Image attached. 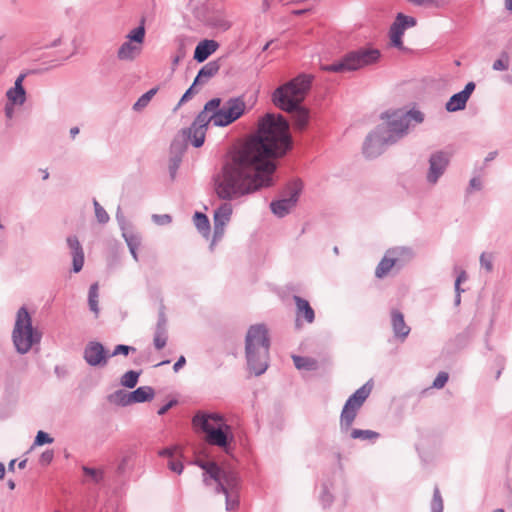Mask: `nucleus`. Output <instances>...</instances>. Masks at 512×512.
<instances>
[{
	"label": "nucleus",
	"instance_id": "nucleus-47",
	"mask_svg": "<svg viewBox=\"0 0 512 512\" xmlns=\"http://www.w3.org/2000/svg\"><path fill=\"white\" fill-rule=\"evenodd\" d=\"M169 468L178 474H180L183 470V464L175 459H171L168 463Z\"/></svg>",
	"mask_w": 512,
	"mask_h": 512
},
{
	"label": "nucleus",
	"instance_id": "nucleus-13",
	"mask_svg": "<svg viewBox=\"0 0 512 512\" xmlns=\"http://www.w3.org/2000/svg\"><path fill=\"white\" fill-rule=\"evenodd\" d=\"M210 121L207 116V112L202 110L191 127L188 129L182 130L183 135L191 141L192 145L196 148L201 147L204 144L206 131Z\"/></svg>",
	"mask_w": 512,
	"mask_h": 512
},
{
	"label": "nucleus",
	"instance_id": "nucleus-14",
	"mask_svg": "<svg viewBox=\"0 0 512 512\" xmlns=\"http://www.w3.org/2000/svg\"><path fill=\"white\" fill-rule=\"evenodd\" d=\"M300 191V184L294 183L290 187V195L288 198L273 201L270 204L272 212L279 217H283L288 214L290 210L296 205Z\"/></svg>",
	"mask_w": 512,
	"mask_h": 512
},
{
	"label": "nucleus",
	"instance_id": "nucleus-36",
	"mask_svg": "<svg viewBox=\"0 0 512 512\" xmlns=\"http://www.w3.org/2000/svg\"><path fill=\"white\" fill-rule=\"evenodd\" d=\"M52 442H53V438L50 437L47 433H45L43 431H38L33 445L41 446L44 444H51Z\"/></svg>",
	"mask_w": 512,
	"mask_h": 512
},
{
	"label": "nucleus",
	"instance_id": "nucleus-28",
	"mask_svg": "<svg viewBox=\"0 0 512 512\" xmlns=\"http://www.w3.org/2000/svg\"><path fill=\"white\" fill-rule=\"evenodd\" d=\"M293 361L297 369L299 370H315L317 369V361L310 357L293 356Z\"/></svg>",
	"mask_w": 512,
	"mask_h": 512
},
{
	"label": "nucleus",
	"instance_id": "nucleus-10",
	"mask_svg": "<svg viewBox=\"0 0 512 512\" xmlns=\"http://www.w3.org/2000/svg\"><path fill=\"white\" fill-rule=\"evenodd\" d=\"M372 386L368 383L357 389L346 401L342 413L341 424L349 428L357 416L358 410L361 408L365 400L369 397Z\"/></svg>",
	"mask_w": 512,
	"mask_h": 512
},
{
	"label": "nucleus",
	"instance_id": "nucleus-59",
	"mask_svg": "<svg viewBox=\"0 0 512 512\" xmlns=\"http://www.w3.org/2000/svg\"><path fill=\"white\" fill-rule=\"evenodd\" d=\"M15 463H16V460H15V459L10 461V463H9V465H8V469H9V471H12V472L14 471V469H15Z\"/></svg>",
	"mask_w": 512,
	"mask_h": 512
},
{
	"label": "nucleus",
	"instance_id": "nucleus-41",
	"mask_svg": "<svg viewBox=\"0 0 512 512\" xmlns=\"http://www.w3.org/2000/svg\"><path fill=\"white\" fill-rule=\"evenodd\" d=\"M212 25L216 28H219L223 31H226L230 28L231 23L225 18H213Z\"/></svg>",
	"mask_w": 512,
	"mask_h": 512
},
{
	"label": "nucleus",
	"instance_id": "nucleus-18",
	"mask_svg": "<svg viewBox=\"0 0 512 512\" xmlns=\"http://www.w3.org/2000/svg\"><path fill=\"white\" fill-rule=\"evenodd\" d=\"M25 73L20 74L15 80L14 86L6 92V97L11 105H23L26 101V91L23 87Z\"/></svg>",
	"mask_w": 512,
	"mask_h": 512
},
{
	"label": "nucleus",
	"instance_id": "nucleus-44",
	"mask_svg": "<svg viewBox=\"0 0 512 512\" xmlns=\"http://www.w3.org/2000/svg\"><path fill=\"white\" fill-rule=\"evenodd\" d=\"M83 471L85 475L91 477L95 482H98L102 478L101 471L97 469L84 467Z\"/></svg>",
	"mask_w": 512,
	"mask_h": 512
},
{
	"label": "nucleus",
	"instance_id": "nucleus-12",
	"mask_svg": "<svg viewBox=\"0 0 512 512\" xmlns=\"http://www.w3.org/2000/svg\"><path fill=\"white\" fill-rule=\"evenodd\" d=\"M417 21L411 16L398 13L395 21L392 23L389 29L390 44L400 50L404 49L402 37L408 28L414 27Z\"/></svg>",
	"mask_w": 512,
	"mask_h": 512
},
{
	"label": "nucleus",
	"instance_id": "nucleus-49",
	"mask_svg": "<svg viewBox=\"0 0 512 512\" xmlns=\"http://www.w3.org/2000/svg\"><path fill=\"white\" fill-rule=\"evenodd\" d=\"M466 278H467L466 277V273L465 272H461L459 274V276L457 277V279H456L455 289H456L458 295L460 294V284H461V282L465 281ZM459 301H460V298L458 297L457 302L459 303Z\"/></svg>",
	"mask_w": 512,
	"mask_h": 512
},
{
	"label": "nucleus",
	"instance_id": "nucleus-7",
	"mask_svg": "<svg viewBox=\"0 0 512 512\" xmlns=\"http://www.w3.org/2000/svg\"><path fill=\"white\" fill-rule=\"evenodd\" d=\"M193 424L205 432V439L209 444L219 447L227 445L231 429L221 415L198 413L193 418Z\"/></svg>",
	"mask_w": 512,
	"mask_h": 512
},
{
	"label": "nucleus",
	"instance_id": "nucleus-26",
	"mask_svg": "<svg viewBox=\"0 0 512 512\" xmlns=\"http://www.w3.org/2000/svg\"><path fill=\"white\" fill-rule=\"evenodd\" d=\"M154 391L151 387L142 386L129 393L126 403H140L152 399Z\"/></svg>",
	"mask_w": 512,
	"mask_h": 512
},
{
	"label": "nucleus",
	"instance_id": "nucleus-55",
	"mask_svg": "<svg viewBox=\"0 0 512 512\" xmlns=\"http://www.w3.org/2000/svg\"><path fill=\"white\" fill-rule=\"evenodd\" d=\"M13 106H14V105H11V104L8 102V104H7V105H6V107H5V113H6V116H7L8 118H11V117H12V115H13Z\"/></svg>",
	"mask_w": 512,
	"mask_h": 512
},
{
	"label": "nucleus",
	"instance_id": "nucleus-52",
	"mask_svg": "<svg viewBox=\"0 0 512 512\" xmlns=\"http://www.w3.org/2000/svg\"><path fill=\"white\" fill-rule=\"evenodd\" d=\"M186 363V359L184 356H180L178 361L174 364L173 369L175 372H178Z\"/></svg>",
	"mask_w": 512,
	"mask_h": 512
},
{
	"label": "nucleus",
	"instance_id": "nucleus-63",
	"mask_svg": "<svg viewBox=\"0 0 512 512\" xmlns=\"http://www.w3.org/2000/svg\"><path fill=\"white\" fill-rule=\"evenodd\" d=\"M8 487L13 490L15 488V483L12 480L8 481Z\"/></svg>",
	"mask_w": 512,
	"mask_h": 512
},
{
	"label": "nucleus",
	"instance_id": "nucleus-2",
	"mask_svg": "<svg viewBox=\"0 0 512 512\" xmlns=\"http://www.w3.org/2000/svg\"><path fill=\"white\" fill-rule=\"evenodd\" d=\"M381 119L383 123L367 137L365 142L364 151L369 157L378 152L377 147L393 143L401 138L409 125V115L401 109L387 111L382 114Z\"/></svg>",
	"mask_w": 512,
	"mask_h": 512
},
{
	"label": "nucleus",
	"instance_id": "nucleus-54",
	"mask_svg": "<svg viewBox=\"0 0 512 512\" xmlns=\"http://www.w3.org/2000/svg\"><path fill=\"white\" fill-rule=\"evenodd\" d=\"M192 89H193V86H192V87H190V88H189V89L184 93V95L182 96V98H181V100H180V102H179L178 106H179V105H181L183 102H185V101L190 97L191 92H192Z\"/></svg>",
	"mask_w": 512,
	"mask_h": 512
},
{
	"label": "nucleus",
	"instance_id": "nucleus-31",
	"mask_svg": "<svg viewBox=\"0 0 512 512\" xmlns=\"http://www.w3.org/2000/svg\"><path fill=\"white\" fill-rule=\"evenodd\" d=\"M379 434L372 430H361L354 429L351 432V437L354 439H362V440H374L378 438Z\"/></svg>",
	"mask_w": 512,
	"mask_h": 512
},
{
	"label": "nucleus",
	"instance_id": "nucleus-15",
	"mask_svg": "<svg viewBox=\"0 0 512 512\" xmlns=\"http://www.w3.org/2000/svg\"><path fill=\"white\" fill-rule=\"evenodd\" d=\"M109 354L99 342H90L84 351V359L91 366L106 365Z\"/></svg>",
	"mask_w": 512,
	"mask_h": 512
},
{
	"label": "nucleus",
	"instance_id": "nucleus-8",
	"mask_svg": "<svg viewBox=\"0 0 512 512\" xmlns=\"http://www.w3.org/2000/svg\"><path fill=\"white\" fill-rule=\"evenodd\" d=\"M12 338L17 351L21 354L27 353L34 344L40 342L41 334L33 328L31 316L24 307L17 312Z\"/></svg>",
	"mask_w": 512,
	"mask_h": 512
},
{
	"label": "nucleus",
	"instance_id": "nucleus-38",
	"mask_svg": "<svg viewBox=\"0 0 512 512\" xmlns=\"http://www.w3.org/2000/svg\"><path fill=\"white\" fill-rule=\"evenodd\" d=\"M432 510L433 512H442L443 510V502L438 489L434 491L432 500Z\"/></svg>",
	"mask_w": 512,
	"mask_h": 512
},
{
	"label": "nucleus",
	"instance_id": "nucleus-29",
	"mask_svg": "<svg viewBox=\"0 0 512 512\" xmlns=\"http://www.w3.org/2000/svg\"><path fill=\"white\" fill-rule=\"evenodd\" d=\"M153 342L157 350H160L165 347L167 342V333L163 325L159 324L157 326Z\"/></svg>",
	"mask_w": 512,
	"mask_h": 512
},
{
	"label": "nucleus",
	"instance_id": "nucleus-33",
	"mask_svg": "<svg viewBox=\"0 0 512 512\" xmlns=\"http://www.w3.org/2000/svg\"><path fill=\"white\" fill-rule=\"evenodd\" d=\"M194 224L201 232H208L210 225L207 216L203 213L196 212L194 215Z\"/></svg>",
	"mask_w": 512,
	"mask_h": 512
},
{
	"label": "nucleus",
	"instance_id": "nucleus-64",
	"mask_svg": "<svg viewBox=\"0 0 512 512\" xmlns=\"http://www.w3.org/2000/svg\"><path fill=\"white\" fill-rule=\"evenodd\" d=\"M49 177V173L45 170L43 173V179L46 180Z\"/></svg>",
	"mask_w": 512,
	"mask_h": 512
},
{
	"label": "nucleus",
	"instance_id": "nucleus-46",
	"mask_svg": "<svg viewBox=\"0 0 512 512\" xmlns=\"http://www.w3.org/2000/svg\"><path fill=\"white\" fill-rule=\"evenodd\" d=\"M508 68V57L505 55V60L498 59L493 63L494 70H506Z\"/></svg>",
	"mask_w": 512,
	"mask_h": 512
},
{
	"label": "nucleus",
	"instance_id": "nucleus-9",
	"mask_svg": "<svg viewBox=\"0 0 512 512\" xmlns=\"http://www.w3.org/2000/svg\"><path fill=\"white\" fill-rule=\"evenodd\" d=\"M145 40V28L140 25L132 29L126 36L125 41L117 50V58L121 61H133L143 51Z\"/></svg>",
	"mask_w": 512,
	"mask_h": 512
},
{
	"label": "nucleus",
	"instance_id": "nucleus-42",
	"mask_svg": "<svg viewBox=\"0 0 512 512\" xmlns=\"http://www.w3.org/2000/svg\"><path fill=\"white\" fill-rule=\"evenodd\" d=\"M126 241L129 246L131 254L133 255L134 259L137 260L136 250L140 244L138 238L135 236H131L130 238H126Z\"/></svg>",
	"mask_w": 512,
	"mask_h": 512
},
{
	"label": "nucleus",
	"instance_id": "nucleus-50",
	"mask_svg": "<svg viewBox=\"0 0 512 512\" xmlns=\"http://www.w3.org/2000/svg\"><path fill=\"white\" fill-rule=\"evenodd\" d=\"M178 450L179 449L177 447L166 448V449L162 450L159 454L161 456H167V457L173 458L178 453Z\"/></svg>",
	"mask_w": 512,
	"mask_h": 512
},
{
	"label": "nucleus",
	"instance_id": "nucleus-23",
	"mask_svg": "<svg viewBox=\"0 0 512 512\" xmlns=\"http://www.w3.org/2000/svg\"><path fill=\"white\" fill-rule=\"evenodd\" d=\"M67 244L71 249L73 256V269L75 272H79L84 264V253L82 247L75 236L68 237Z\"/></svg>",
	"mask_w": 512,
	"mask_h": 512
},
{
	"label": "nucleus",
	"instance_id": "nucleus-21",
	"mask_svg": "<svg viewBox=\"0 0 512 512\" xmlns=\"http://www.w3.org/2000/svg\"><path fill=\"white\" fill-rule=\"evenodd\" d=\"M391 323L395 336L403 341L410 333V327L405 323L403 314L393 310L391 312Z\"/></svg>",
	"mask_w": 512,
	"mask_h": 512
},
{
	"label": "nucleus",
	"instance_id": "nucleus-30",
	"mask_svg": "<svg viewBox=\"0 0 512 512\" xmlns=\"http://www.w3.org/2000/svg\"><path fill=\"white\" fill-rule=\"evenodd\" d=\"M156 92H157L156 88H153V89L147 91L133 105V109L136 111H140L141 109L146 107L148 105V103L151 101L152 97L156 94Z\"/></svg>",
	"mask_w": 512,
	"mask_h": 512
},
{
	"label": "nucleus",
	"instance_id": "nucleus-61",
	"mask_svg": "<svg viewBox=\"0 0 512 512\" xmlns=\"http://www.w3.org/2000/svg\"><path fill=\"white\" fill-rule=\"evenodd\" d=\"M26 463H27V460H26V459H24V460H22V461H20V462H19L18 467H19L20 469H24V468L26 467Z\"/></svg>",
	"mask_w": 512,
	"mask_h": 512
},
{
	"label": "nucleus",
	"instance_id": "nucleus-51",
	"mask_svg": "<svg viewBox=\"0 0 512 512\" xmlns=\"http://www.w3.org/2000/svg\"><path fill=\"white\" fill-rule=\"evenodd\" d=\"M406 113H407V115H409V120L413 119L418 123L423 121V114L419 111H413V112L410 111V112H406Z\"/></svg>",
	"mask_w": 512,
	"mask_h": 512
},
{
	"label": "nucleus",
	"instance_id": "nucleus-16",
	"mask_svg": "<svg viewBox=\"0 0 512 512\" xmlns=\"http://www.w3.org/2000/svg\"><path fill=\"white\" fill-rule=\"evenodd\" d=\"M474 89V82L467 83L464 90L450 97V99L446 103V110L449 112L463 110L466 107V103L470 98L471 94L473 93Z\"/></svg>",
	"mask_w": 512,
	"mask_h": 512
},
{
	"label": "nucleus",
	"instance_id": "nucleus-58",
	"mask_svg": "<svg viewBox=\"0 0 512 512\" xmlns=\"http://www.w3.org/2000/svg\"><path fill=\"white\" fill-rule=\"evenodd\" d=\"M5 476V466L0 463V480L3 479Z\"/></svg>",
	"mask_w": 512,
	"mask_h": 512
},
{
	"label": "nucleus",
	"instance_id": "nucleus-4",
	"mask_svg": "<svg viewBox=\"0 0 512 512\" xmlns=\"http://www.w3.org/2000/svg\"><path fill=\"white\" fill-rule=\"evenodd\" d=\"M199 465L205 471L204 483L208 486L215 484L216 491L225 494L227 510L236 509L239 503L235 494L238 485L236 473L211 461L200 462Z\"/></svg>",
	"mask_w": 512,
	"mask_h": 512
},
{
	"label": "nucleus",
	"instance_id": "nucleus-3",
	"mask_svg": "<svg viewBox=\"0 0 512 512\" xmlns=\"http://www.w3.org/2000/svg\"><path fill=\"white\" fill-rule=\"evenodd\" d=\"M269 346L267 328L262 324L252 325L246 334L245 352L248 365L256 375L267 369Z\"/></svg>",
	"mask_w": 512,
	"mask_h": 512
},
{
	"label": "nucleus",
	"instance_id": "nucleus-20",
	"mask_svg": "<svg viewBox=\"0 0 512 512\" xmlns=\"http://www.w3.org/2000/svg\"><path fill=\"white\" fill-rule=\"evenodd\" d=\"M296 305L297 322L303 318L307 323H312L315 319V313L309 302L299 296H294Z\"/></svg>",
	"mask_w": 512,
	"mask_h": 512
},
{
	"label": "nucleus",
	"instance_id": "nucleus-62",
	"mask_svg": "<svg viewBox=\"0 0 512 512\" xmlns=\"http://www.w3.org/2000/svg\"><path fill=\"white\" fill-rule=\"evenodd\" d=\"M306 12V10H294L292 14L294 15H302Z\"/></svg>",
	"mask_w": 512,
	"mask_h": 512
},
{
	"label": "nucleus",
	"instance_id": "nucleus-34",
	"mask_svg": "<svg viewBox=\"0 0 512 512\" xmlns=\"http://www.w3.org/2000/svg\"><path fill=\"white\" fill-rule=\"evenodd\" d=\"M139 373L135 371L126 372L121 378V384L128 388H133L136 386L138 381Z\"/></svg>",
	"mask_w": 512,
	"mask_h": 512
},
{
	"label": "nucleus",
	"instance_id": "nucleus-25",
	"mask_svg": "<svg viewBox=\"0 0 512 512\" xmlns=\"http://www.w3.org/2000/svg\"><path fill=\"white\" fill-rule=\"evenodd\" d=\"M219 69H220V65L218 64V62L211 61V62L207 63L198 72V75L196 76V78L194 80L193 86L197 85V84H203L208 79H210L211 77L216 75L218 73Z\"/></svg>",
	"mask_w": 512,
	"mask_h": 512
},
{
	"label": "nucleus",
	"instance_id": "nucleus-11",
	"mask_svg": "<svg viewBox=\"0 0 512 512\" xmlns=\"http://www.w3.org/2000/svg\"><path fill=\"white\" fill-rule=\"evenodd\" d=\"M345 58L348 70L354 71L378 62L380 51L373 48L359 49L348 53Z\"/></svg>",
	"mask_w": 512,
	"mask_h": 512
},
{
	"label": "nucleus",
	"instance_id": "nucleus-57",
	"mask_svg": "<svg viewBox=\"0 0 512 512\" xmlns=\"http://www.w3.org/2000/svg\"><path fill=\"white\" fill-rule=\"evenodd\" d=\"M79 133V128L78 127H73L70 129V134L71 136L74 138L77 134Z\"/></svg>",
	"mask_w": 512,
	"mask_h": 512
},
{
	"label": "nucleus",
	"instance_id": "nucleus-39",
	"mask_svg": "<svg viewBox=\"0 0 512 512\" xmlns=\"http://www.w3.org/2000/svg\"><path fill=\"white\" fill-rule=\"evenodd\" d=\"M448 378H449L448 373H446V372H440V373L437 375V377L435 378V380L433 381V385H432V387H433V388H436V389H441V388H443V387L446 385V383H447V381H448Z\"/></svg>",
	"mask_w": 512,
	"mask_h": 512
},
{
	"label": "nucleus",
	"instance_id": "nucleus-19",
	"mask_svg": "<svg viewBox=\"0 0 512 512\" xmlns=\"http://www.w3.org/2000/svg\"><path fill=\"white\" fill-rule=\"evenodd\" d=\"M232 215V206L223 203L214 213V227L216 234H222L224 226L229 222Z\"/></svg>",
	"mask_w": 512,
	"mask_h": 512
},
{
	"label": "nucleus",
	"instance_id": "nucleus-6",
	"mask_svg": "<svg viewBox=\"0 0 512 512\" xmlns=\"http://www.w3.org/2000/svg\"><path fill=\"white\" fill-rule=\"evenodd\" d=\"M221 100L214 98L204 106L208 119L216 127H226L238 120L246 110V104L241 98H233L220 108Z\"/></svg>",
	"mask_w": 512,
	"mask_h": 512
},
{
	"label": "nucleus",
	"instance_id": "nucleus-45",
	"mask_svg": "<svg viewBox=\"0 0 512 512\" xmlns=\"http://www.w3.org/2000/svg\"><path fill=\"white\" fill-rule=\"evenodd\" d=\"M153 218V221L158 224V225H165V224H169L171 222V216L168 215V214H163V215H153L152 216Z\"/></svg>",
	"mask_w": 512,
	"mask_h": 512
},
{
	"label": "nucleus",
	"instance_id": "nucleus-56",
	"mask_svg": "<svg viewBox=\"0 0 512 512\" xmlns=\"http://www.w3.org/2000/svg\"><path fill=\"white\" fill-rule=\"evenodd\" d=\"M470 186L474 189H479L480 187V180L478 178H473L470 181Z\"/></svg>",
	"mask_w": 512,
	"mask_h": 512
},
{
	"label": "nucleus",
	"instance_id": "nucleus-27",
	"mask_svg": "<svg viewBox=\"0 0 512 512\" xmlns=\"http://www.w3.org/2000/svg\"><path fill=\"white\" fill-rule=\"evenodd\" d=\"M293 114V121L294 126L297 129L303 130L306 125L308 124L309 114L308 110L301 107L300 105L297 106L294 110L291 112Z\"/></svg>",
	"mask_w": 512,
	"mask_h": 512
},
{
	"label": "nucleus",
	"instance_id": "nucleus-24",
	"mask_svg": "<svg viewBox=\"0 0 512 512\" xmlns=\"http://www.w3.org/2000/svg\"><path fill=\"white\" fill-rule=\"evenodd\" d=\"M396 254V250H390L386 253V255L378 264L375 271V275L378 278H383L384 276H386L389 273V271L396 265L398 261V257H396Z\"/></svg>",
	"mask_w": 512,
	"mask_h": 512
},
{
	"label": "nucleus",
	"instance_id": "nucleus-22",
	"mask_svg": "<svg viewBox=\"0 0 512 512\" xmlns=\"http://www.w3.org/2000/svg\"><path fill=\"white\" fill-rule=\"evenodd\" d=\"M219 47L215 40H203L198 43L194 51V59L198 62H204Z\"/></svg>",
	"mask_w": 512,
	"mask_h": 512
},
{
	"label": "nucleus",
	"instance_id": "nucleus-48",
	"mask_svg": "<svg viewBox=\"0 0 512 512\" xmlns=\"http://www.w3.org/2000/svg\"><path fill=\"white\" fill-rule=\"evenodd\" d=\"M52 459H53V451L48 450V451H45L44 453H42V455L40 456V463L47 465L52 461Z\"/></svg>",
	"mask_w": 512,
	"mask_h": 512
},
{
	"label": "nucleus",
	"instance_id": "nucleus-1",
	"mask_svg": "<svg viewBox=\"0 0 512 512\" xmlns=\"http://www.w3.org/2000/svg\"><path fill=\"white\" fill-rule=\"evenodd\" d=\"M289 124L282 115L267 114L259 120L257 132L232 153L216 184L222 199H235L273 184L276 165L291 148Z\"/></svg>",
	"mask_w": 512,
	"mask_h": 512
},
{
	"label": "nucleus",
	"instance_id": "nucleus-5",
	"mask_svg": "<svg viewBox=\"0 0 512 512\" xmlns=\"http://www.w3.org/2000/svg\"><path fill=\"white\" fill-rule=\"evenodd\" d=\"M312 78L307 75H299L284 85L278 87L273 95V103L286 112H292L305 99L310 87Z\"/></svg>",
	"mask_w": 512,
	"mask_h": 512
},
{
	"label": "nucleus",
	"instance_id": "nucleus-17",
	"mask_svg": "<svg viewBox=\"0 0 512 512\" xmlns=\"http://www.w3.org/2000/svg\"><path fill=\"white\" fill-rule=\"evenodd\" d=\"M449 162V158L442 152L433 154L430 157L429 163L430 168L427 175V179L431 183H436L438 178L443 174Z\"/></svg>",
	"mask_w": 512,
	"mask_h": 512
},
{
	"label": "nucleus",
	"instance_id": "nucleus-53",
	"mask_svg": "<svg viewBox=\"0 0 512 512\" xmlns=\"http://www.w3.org/2000/svg\"><path fill=\"white\" fill-rule=\"evenodd\" d=\"M173 405V402H169L158 410L159 415H164Z\"/></svg>",
	"mask_w": 512,
	"mask_h": 512
},
{
	"label": "nucleus",
	"instance_id": "nucleus-40",
	"mask_svg": "<svg viewBox=\"0 0 512 512\" xmlns=\"http://www.w3.org/2000/svg\"><path fill=\"white\" fill-rule=\"evenodd\" d=\"M480 264H481L482 267L485 268V270L487 272L492 271V268H493L492 255L491 254H487V253H483L480 256Z\"/></svg>",
	"mask_w": 512,
	"mask_h": 512
},
{
	"label": "nucleus",
	"instance_id": "nucleus-60",
	"mask_svg": "<svg viewBox=\"0 0 512 512\" xmlns=\"http://www.w3.org/2000/svg\"><path fill=\"white\" fill-rule=\"evenodd\" d=\"M505 7L512 11V0H505Z\"/></svg>",
	"mask_w": 512,
	"mask_h": 512
},
{
	"label": "nucleus",
	"instance_id": "nucleus-35",
	"mask_svg": "<svg viewBox=\"0 0 512 512\" xmlns=\"http://www.w3.org/2000/svg\"><path fill=\"white\" fill-rule=\"evenodd\" d=\"M321 69L327 72H345L349 71L346 65V58L344 57L341 61L330 65H322Z\"/></svg>",
	"mask_w": 512,
	"mask_h": 512
},
{
	"label": "nucleus",
	"instance_id": "nucleus-32",
	"mask_svg": "<svg viewBox=\"0 0 512 512\" xmlns=\"http://www.w3.org/2000/svg\"><path fill=\"white\" fill-rule=\"evenodd\" d=\"M89 306L90 309L95 313L98 314V284L94 283L91 285L89 289Z\"/></svg>",
	"mask_w": 512,
	"mask_h": 512
},
{
	"label": "nucleus",
	"instance_id": "nucleus-37",
	"mask_svg": "<svg viewBox=\"0 0 512 512\" xmlns=\"http://www.w3.org/2000/svg\"><path fill=\"white\" fill-rule=\"evenodd\" d=\"M95 215L100 223H106L109 220V215L97 201H94Z\"/></svg>",
	"mask_w": 512,
	"mask_h": 512
},
{
	"label": "nucleus",
	"instance_id": "nucleus-43",
	"mask_svg": "<svg viewBox=\"0 0 512 512\" xmlns=\"http://www.w3.org/2000/svg\"><path fill=\"white\" fill-rule=\"evenodd\" d=\"M130 351H135L134 347L127 346V345H117L113 351V353L110 356H116L119 354L122 355H128Z\"/></svg>",
	"mask_w": 512,
	"mask_h": 512
}]
</instances>
